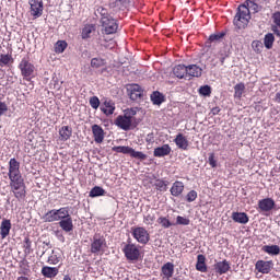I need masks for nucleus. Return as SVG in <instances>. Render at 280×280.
Returning a JSON list of instances; mask_svg holds the SVG:
<instances>
[{
    "label": "nucleus",
    "mask_w": 280,
    "mask_h": 280,
    "mask_svg": "<svg viewBox=\"0 0 280 280\" xmlns=\"http://www.w3.org/2000/svg\"><path fill=\"white\" fill-rule=\"evenodd\" d=\"M8 176L10 180L11 191H13L16 200H19V202H22V200H25V196H27V187L25 186V179L21 174V162H19L14 158L10 159L9 161Z\"/></svg>",
    "instance_id": "nucleus-1"
},
{
    "label": "nucleus",
    "mask_w": 280,
    "mask_h": 280,
    "mask_svg": "<svg viewBox=\"0 0 280 280\" xmlns=\"http://www.w3.org/2000/svg\"><path fill=\"white\" fill-rule=\"evenodd\" d=\"M101 24L103 27V31L105 34H116L117 30H119V24L117 23V20H115L106 9L101 8Z\"/></svg>",
    "instance_id": "nucleus-2"
},
{
    "label": "nucleus",
    "mask_w": 280,
    "mask_h": 280,
    "mask_svg": "<svg viewBox=\"0 0 280 280\" xmlns=\"http://www.w3.org/2000/svg\"><path fill=\"white\" fill-rule=\"evenodd\" d=\"M250 21V11L246 7V4H241L237 8V12L234 16V25L237 30H245L248 26V22Z\"/></svg>",
    "instance_id": "nucleus-3"
},
{
    "label": "nucleus",
    "mask_w": 280,
    "mask_h": 280,
    "mask_svg": "<svg viewBox=\"0 0 280 280\" xmlns=\"http://www.w3.org/2000/svg\"><path fill=\"white\" fill-rule=\"evenodd\" d=\"M18 68L21 71L23 80H26V82H32V79L36 78V66L30 62V57L22 58Z\"/></svg>",
    "instance_id": "nucleus-4"
},
{
    "label": "nucleus",
    "mask_w": 280,
    "mask_h": 280,
    "mask_svg": "<svg viewBox=\"0 0 280 280\" xmlns=\"http://www.w3.org/2000/svg\"><path fill=\"white\" fill-rule=\"evenodd\" d=\"M63 218H69V207L52 209L43 215L44 222H61Z\"/></svg>",
    "instance_id": "nucleus-5"
},
{
    "label": "nucleus",
    "mask_w": 280,
    "mask_h": 280,
    "mask_svg": "<svg viewBox=\"0 0 280 280\" xmlns=\"http://www.w3.org/2000/svg\"><path fill=\"white\" fill-rule=\"evenodd\" d=\"M113 152H117L118 154H129L131 159H138L139 161H145L148 159V155L141 151H136L135 149L130 147L119 145V147H113Z\"/></svg>",
    "instance_id": "nucleus-6"
},
{
    "label": "nucleus",
    "mask_w": 280,
    "mask_h": 280,
    "mask_svg": "<svg viewBox=\"0 0 280 280\" xmlns=\"http://www.w3.org/2000/svg\"><path fill=\"white\" fill-rule=\"evenodd\" d=\"M122 253L127 259V261H139L141 257V249L133 243H128L124 246Z\"/></svg>",
    "instance_id": "nucleus-7"
},
{
    "label": "nucleus",
    "mask_w": 280,
    "mask_h": 280,
    "mask_svg": "<svg viewBox=\"0 0 280 280\" xmlns=\"http://www.w3.org/2000/svg\"><path fill=\"white\" fill-rule=\"evenodd\" d=\"M131 235L139 244H148L150 242V233L145 228H131Z\"/></svg>",
    "instance_id": "nucleus-8"
},
{
    "label": "nucleus",
    "mask_w": 280,
    "mask_h": 280,
    "mask_svg": "<svg viewBox=\"0 0 280 280\" xmlns=\"http://www.w3.org/2000/svg\"><path fill=\"white\" fill-rule=\"evenodd\" d=\"M106 248V238L100 235H94L91 243V253L92 255H100L104 253Z\"/></svg>",
    "instance_id": "nucleus-9"
},
{
    "label": "nucleus",
    "mask_w": 280,
    "mask_h": 280,
    "mask_svg": "<svg viewBox=\"0 0 280 280\" xmlns=\"http://www.w3.org/2000/svg\"><path fill=\"white\" fill-rule=\"evenodd\" d=\"M115 126H117V128H120V130H130V128L132 127V119H130L128 116H126V114L124 115H119L115 121H114Z\"/></svg>",
    "instance_id": "nucleus-10"
},
{
    "label": "nucleus",
    "mask_w": 280,
    "mask_h": 280,
    "mask_svg": "<svg viewBox=\"0 0 280 280\" xmlns=\"http://www.w3.org/2000/svg\"><path fill=\"white\" fill-rule=\"evenodd\" d=\"M127 91L129 93L130 100H132L133 102L141 100L143 95V89H141V85L139 84H130Z\"/></svg>",
    "instance_id": "nucleus-11"
},
{
    "label": "nucleus",
    "mask_w": 280,
    "mask_h": 280,
    "mask_svg": "<svg viewBox=\"0 0 280 280\" xmlns=\"http://www.w3.org/2000/svg\"><path fill=\"white\" fill-rule=\"evenodd\" d=\"M31 15L34 16V19H40L43 16V1L39 0H31Z\"/></svg>",
    "instance_id": "nucleus-12"
},
{
    "label": "nucleus",
    "mask_w": 280,
    "mask_h": 280,
    "mask_svg": "<svg viewBox=\"0 0 280 280\" xmlns=\"http://www.w3.org/2000/svg\"><path fill=\"white\" fill-rule=\"evenodd\" d=\"M100 109L106 117L115 114V102L110 98H106L102 105L100 106Z\"/></svg>",
    "instance_id": "nucleus-13"
},
{
    "label": "nucleus",
    "mask_w": 280,
    "mask_h": 280,
    "mask_svg": "<svg viewBox=\"0 0 280 280\" xmlns=\"http://www.w3.org/2000/svg\"><path fill=\"white\" fill-rule=\"evenodd\" d=\"M275 200L272 198H265L258 201V209L262 212L272 211L275 209Z\"/></svg>",
    "instance_id": "nucleus-14"
},
{
    "label": "nucleus",
    "mask_w": 280,
    "mask_h": 280,
    "mask_svg": "<svg viewBox=\"0 0 280 280\" xmlns=\"http://www.w3.org/2000/svg\"><path fill=\"white\" fill-rule=\"evenodd\" d=\"M172 154V147L170 144H163L162 147H158L153 151V156L156 159H163V156H170Z\"/></svg>",
    "instance_id": "nucleus-15"
},
{
    "label": "nucleus",
    "mask_w": 280,
    "mask_h": 280,
    "mask_svg": "<svg viewBox=\"0 0 280 280\" xmlns=\"http://www.w3.org/2000/svg\"><path fill=\"white\" fill-rule=\"evenodd\" d=\"M272 260H258L256 262V270H258V272H261V275H268L270 273V270H272Z\"/></svg>",
    "instance_id": "nucleus-16"
},
{
    "label": "nucleus",
    "mask_w": 280,
    "mask_h": 280,
    "mask_svg": "<svg viewBox=\"0 0 280 280\" xmlns=\"http://www.w3.org/2000/svg\"><path fill=\"white\" fill-rule=\"evenodd\" d=\"M202 75V68L197 65L186 66V79L187 78H200Z\"/></svg>",
    "instance_id": "nucleus-17"
},
{
    "label": "nucleus",
    "mask_w": 280,
    "mask_h": 280,
    "mask_svg": "<svg viewBox=\"0 0 280 280\" xmlns=\"http://www.w3.org/2000/svg\"><path fill=\"white\" fill-rule=\"evenodd\" d=\"M10 231H12V222L10 219H3L0 224V236L2 240H5L8 235H10Z\"/></svg>",
    "instance_id": "nucleus-18"
},
{
    "label": "nucleus",
    "mask_w": 280,
    "mask_h": 280,
    "mask_svg": "<svg viewBox=\"0 0 280 280\" xmlns=\"http://www.w3.org/2000/svg\"><path fill=\"white\" fill-rule=\"evenodd\" d=\"M59 226L65 233H71V231H73V219L71 218V214H68V217L59 221Z\"/></svg>",
    "instance_id": "nucleus-19"
},
{
    "label": "nucleus",
    "mask_w": 280,
    "mask_h": 280,
    "mask_svg": "<svg viewBox=\"0 0 280 280\" xmlns=\"http://www.w3.org/2000/svg\"><path fill=\"white\" fill-rule=\"evenodd\" d=\"M92 135L94 137L95 143L104 142V129L100 125L92 126Z\"/></svg>",
    "instance_id": "nucleus-20"
},
{
    "label": "nucleus",
    "mask_w": 280,
    "mask_h": 280,
    "mask_svg": "<svg viewBox=\"0 0 280 280\" xmlns=\"http://www.w3.org/2000/svg\"><path fill=\"white\" fill-rule=\"evenodd\" d=\"M173 73L175 78L178 80H187V66L185 65H177L173 69Z\"/></svg>",
    "instance_id": "nucleus-21"
},
{
    "label": "nucleus",
    "mask_w": 280,
    "mask_h": 280,
    "mask_svg": "<svg viewBox=\"0 0 280 280\" xmlns=\"http://www.w3.org/2000/svg\"><path fill=\"white\" fill-rule=\"evenodd\" d=\"M214 270L218 275H226L231 270V264L228 260L219 261L214 265Z\"/></svg>",
    "instance_id": "nucleus-22"
},
{
    "label": "nucleus",
    "mask_w": 280,
    "mask_h": 280,
    "mask_svg": "<svg viewBox=\"0 0 280 280\" xmlns=\"http://www.w3.org/2000/svg\"><path fill=\"white\" fill-rule=\"evenodd\" d=\"M58 267L44 266L42 268V275L46 279H54V277H58Z\"/></svg>",
    "instance_id": "nucleus-23"
},
{
    "label": "nucleus",
    "mask_w": 280,
    "mask_h": 280,
    "mask_svg": "<svg viewBox=\"0 0 280 280\" xmlns=\"http://www.w3.org/2000/svg\"><path fill=\"white\" fill-rule=\"evenodd\" d=\"M73 135V129L70 126H63L59 129V141H69Z\"/></svg>",
    "instance_id": "nucleus-24"
},
{
    "label": "nucleus",
    "mask_w": 280,
    "mask_h": 280,
    "mask_svg": "<svg viewBox=\"0 0 280 280\" xmlns=\"http://www.w3.org/2000/svg\"><path fill=\"white\" fill-rule=\"evenodd\" d=\"M174 143L179 150H187V148H189V141L187 138H185V136H183V133H178L175 137Z\"/></svg>",
    "instance_id": "nucleus-25"
},
{
    "label": "nucleus",
    "mask_w": 280,
    "mask_h": 280,
    "mask_svg": "<svg viewBox=\"0 0 280 280\" xmlns=\"http://www.w3.org/2000/svg\"><path fill=\"white\" fill-rule=\"evenodd\" d=\"M109 8L115 10V12L126 10L128 8V0H109Z\"/></svg>",
    "instance_id": "nucleus-26"
},
{
    "label": "nucleus",
    "mask_w": 280,
    "mask_h": 280,
    "mask_svg": "<svg viewBox=\"0 0 280 280\" xmlns=\"http://www.w3.org/2000/svg\"><path fill=\"white\" fill-rule=\"evenodd\" d=\"M183 191H185V184H183V182L176 180L175 183H173V186L171 187L172 196H174L175 198H178V196H180Z\"/></svg>",
    "instance_id": "nucleus-27"
},
{
    "label": "nucleus",
    "mask_w": 280,
    "mask_h": 280,
    "mask_svg": "<svg viewBox=\"0 0 280 280\" xmlns=\"http://www.w3.org/2000/svg\"><path fill=\"white\" fill-rule=\"evenodd\" d=\"M161 270L164 279H172L174 277V262L164 264Z\"/></svg>",
    "instance_id": "nucleus-28"
},
{
    "label": "nucleus",
    "mask_w": 280,
    "mask_h": 280,
    "mask_svg": "<svg viewBox=\"0 0 280 280\" xmlns=\"http://www.w3.org/2000/svg\"><path fill=\"white\" fill-rule=\"evenodd\" d=\"M207 258L205 257V255L199 254L197 256V264H196V270H198V272H207Z\"/></svg>",
    "instance_id": "nucleus-29"
},
{
    "label": "nucleus",
    "mask_w": 280,
    "mask_h": 280,
    "mask_svg": "<svg viewBox=\"0 0 280 280\" xmlns=\"http://www.w3.org/2000/svg\"><path fill=\"white\" fill-rule=\"evenodd\" d=\"M232 220H234L238 224H248V214H246L245 212H233Z\"/></svg>",
    "instance_id": "nucleus-30"
},
{
    "label": "nucleus",
    "mask_w": 280,
    "mask_h": 280,
    "mask_svg": "<svg viewBox=\"0 0 280 280\" xmlns=\"http://www.w3.org/2000/svg\"><path fill=\"white\" fill-rule=\"evenodd\" d=\"M151 102H152V104H154V106H161V104H163V102H165V95H163V93H161L159 91H154L151 94Z\"/></svg>",
    "instance_id": "nucleus-31"
},
{
    "label": "nucleus",
    "mask_w": 280,
    "mask_h": 280,
    "mask_svg": "<svg viewBox=\"0 0 280 280\" xmlns=\"http://www.w3.org/2000/svg\"><path fill=\"white\" fill-rule=\"evenodd\" d=\"M95 32V25L93 24H86L81 32V38L83 40H86V38H91V34Z\"/></svg>",
    "instance_id": "nucleus-32"
},
{
    "label": "nucleus",
    "mask_w": 280,
    "mask_h": 280,
    "mask_svg": "<svg viewBox=\"0 0 280 280\" xmlns=\"http://www.w3.org/2000/svg\"><path fill=\"white\" fill-rule=\"evenodd\" d=\"M275 25L271 27L273 34L280 38V12H276L272 15Z\"/></svg>",
    "instance_id": "nucleus-33"
},
{
    "label": "nucleus",
    "mask_w": 280,
    "mask_h": 280,
    "mask_svg": "<svg viewBox=\"0 0 280 280\" xmlns=\"http://www.w3.org/2000/svg\"><path fill=\"white\" fill-rule=\"evenodd\" d=\"M264 253H267V255H279L280 254V247L278 245H265L262 246Z\"/></svg>",
    "instance_id": "nucleus-34"
},
{
    "label": "nucleus",
    "mask_w": 280,
    "mask_h": 280,
    "mask_svg": "<svg viewBox=\"0 0 280 280\" xmlns=\"http://www.w3.org/2000/svg\"><path fill=\"white\" fill-rule=\"evenodd\" d=\"M98 196H106V190L100 186H95L90 191V198H98Z\"/></svg>",
    "instance_id": "nucleus-35"
},
{
    "label": "nucleus",
    "mask_w": 280,
    "mask_h": 280,
    "mask_svg": "<svg viewBox=\"0 0 280 280\" xmlns=\"http://www.w3.org/2000/svg\"><path fill=\"white\" fill-rule=\"evenodd\" d=\"M264 45L266 49H272V45H275V35H272V33L265 35Z\"/></svg>",
    "instance_id": "nucleus-36"
},
{
    "label": "nucleus",
    "mask_w": 280,
    "mask_h": 280,
    "mask_svg": "<svg viewBox=\"0 0 280 280\" xmlns=\"http://www.w3.org/2000/svg\"><path fill=\"white\" fill-rule=\"evenodd\" d=\"M244 91H246V85L244 83H238L234 86V97L241 100L242 95H244Z\"/></svg>",
    "instance_id": "nucleus-37"
},
{
    "label": "nucleus",
    "mask_w": 280,
    "mask_h": 280,
    "mask_svg": "<svg viewBox=\"0 0 280 280\" xmlns=\"http://www.w3.org/2000/svg\"><path fill=\"white\" fill-rule=\"evenodd\" d=\"M67 47H69V44H67V42L58 40L55 44V52L56 54H65V49H67Z\"/></svg>",
    "instance_id": "nucleus-38"
},
{
    "label": "nucleus",
    "mask_w": 280,
    "mask_h": 280,
    "mask_svg": "<svg viewBox=\"0 0 280 280\" xmlns=\"http://www.w3.org/2000/svg\"><path fill=\"white\" fill-rule=\"evenodd\" d=\"M154 185L158 191H167V185H170V182L163 180V179H156Z\"/></svg>",
    "instance_id": "nucleus-39"
},
{
    "label": "nucleus",
    "mask_w": 280,
    "mask_h": 280,
    "mask_svg": "<svg viewBox=\"0 0 280 280\" xmlns=\"http://www.w3.org/2000/svg\"><path fill=\"white\" fill-rule=\"evenodd\" d=\"M246 8L254 13L261 12V5L257 4L255 0H247L246 1Z\"/></svg>",
    "instance_id": "nucleus-40"
},
{
    "label": "nucleus",
    "mask_w": 280,
    "mask_h": 280,
    "mask_svg": "<svg viewBox=\"0 0 280 280\" xmlns=\"http://www.w3.org/2000/svg\"><path fill=\"white\" fill-rule=\"evenodd\" d=\"M106 66V60L102 58H93L91 60V67L93 69H100V67H105Z\"/></svg>",
    "instance_id": "nucleus-41"
},
{
    "label": "nucleus",
    "mask_w": 280,
    "mask_h": 280,
    "mask_svg": "<svg viewBox=\"0 0 280 280\" xmlns=\"http://www.w3.org/2000/svg\"><path fill=\"white\" fill-rule=\"evenodd\" d=\"M190 222L191 221L188 218L177 215L176 223H174V226H176V224L180 226H189Z\"/></svg>",
    "instance_id": "nucleus-42"
},
{
    "label": "nucleus",
    "mask_w": 280,
    "mask_h": 280,
    "mask_svg": "<svg viewBox=\"0 0 280 280\" xmlns=\"http://www.w3.org/2000/svg\"><path fill=\"white\" fill-rule=\"evenodd\" d=\"M59 262H60V257L58 256V254H56L55 250H52L51 255L47 259V264H50V266H56Z\"/></svg>",
    "instance_id": "nucleus-43"
},
{
    "label": "nucleus",
    "mask_w": 280,
    "mask_h": 280,
    "mask_svg": "<svg viewBox=\"0 0 280 280\" xmlns=\"http://www.w3.org/2000/svg\"><path fill=\"white\" fill-rule=\"evenodd\" d=\"M224 38V33H215L209 36L208 43H220Z\"/></svg>",
    "instance_id": "nucleus-44"
},
{
    "label": "nucleus",
    "mask_w": 280,
    "mask_h": 280,
    "mask_svg": "<svg viewBox=\"0 0 280 280\" xmlns=\"http://www.w3.org/2000/svg\"><path fill=\"white\" fill-rule=\"evenodd\" d=\"M12 62L11 55H0V67H8Z\"/></svg>",
    "instance_id": "nucleus-45"
},
{
    "label": "nucleus",
    "mask_w": 280,
    "mask_h": 280,
    "mask_svg": "<svg viewBox=\"0 0 280 280\" xmlns=\"http://www.w3.org/2000/svg\"><path fill=\"white\" fill-rule=\"evenodd\" d=\"M158 222L161 224L163 229H170V226H174V223H172L167 218L160 217L158 219Z\"/></svg>",
    "instance_id": "nucleus-46"
},
{
    "label": "nucleus",
    "mask_w": 280,
    "mask_h": 280,
    "mask_svg": "<svg viewBox=\"0 0 280 280\" xmlns=\"http://www.w3.org/2000/svg\"><path fill=\"white\" fill-rule=\"evenodd\" d=\"M199 95H202L203 97L211 96V88L209 85H202L199 88Z\"/></svg>",
    "instance_id": "nucleus-47"
},
{
    "label": "nucleus",
    "mask_w": 280,
    "mask_h": 280,
    "mask_svg": "<svg viewBox=\"0 0 280 280\" xmlns=\"http://www.w3.org/2000/svg\"><path fill=\"white\" fill-rule=\"evenodd\" d=\"M252 47L256 54H261V49H264V44L260 40H254L252 43Z\"/></svg>",
    "instance_id": "nucleus-48"
},
{
    "label": "nucleus",
    "mask_w": 280,
    "mask_h": 280,
    "mask_svg": "<svg viewBox=\"0 0 280 280\" xmlns=\"http://www.w3.org/2000/svg\"><path fill=\"white\" fill-rule=\"evenodd\" d=\"M90 106L94 108V110H97V108H100V98L97 96H92L90 98Z\"/></svg>",
    "instance_id": "nucleus-49"
},
{
    "label": "nucleus",
    "mask_w": 280,
    "mask_h": 280,
    "mask_svg": "<svg viewBox=\"0 0 280 280\" xmlns=\"http://www.w3.org/2000/svg\"><path fill=\"white\" fill-rule=\"evenodd\" d=\"M196 198H198V192L196 190H190L187 195H186V200L188 202H194L196 200Z\"/></svg>",
    "instance_id": "nucleus-50"
},
{
    "label": "nucleus",
    "mask_w": 280,
    "mask_h": 280,
    "mask_svg": "<svg viewBox=\"0 0 280 280\" xmlns=\"http://www.w3.org/2000/svg\"><path fill=\"white\" fill-rule=\"evenodd\" d=\"M20 268L21 270L19 271V275H24V277L30 275V266H26L25 261L21 262Z\"/></svg>",
    "instance_id": "nucleus-51"
},
{
    "label": "nucleus",
    "mask_w": 280,
    "mask_h": 280,
    "mask_svg": "<svg viewBox=\"0 0 280 280\" xmlns=\"http://www.w3.org/2000/svg\"><path fill=\"white\" fill-rule=\"evenodd\" d=\"M208 163L212 167H218V161H215V154L214 153L209 154Z\"/></svg>",
    "instance_id": "nucleus-52"
},
{
    "label": "nucleus",
    "mask_w": 280,
    "mask_h": 280,
    "mask_svg": "<svg viewBox=\"0 0 280 280\" xmlns=\"http://www.w3.org/2000/svg\"><path fill=\"white\" fill-rule=\"evenodd\" d=\"M135 115H137V107L125 110V116L128 117L129 119H132Z\"/></svg>",
    "instance_id": "nucleus-53"
},
{
    "label": "nucleus",
    "mask_w": 280,
    "mask_h": 280,
    "mask_svg": "<svg viewBox=\"0 0 280 280\" xmlns=\"http://www.w3.org/2000/svg\"><path fill=\"white\" fill-rule=\"evenodd\" d=\"M4 113H8V104L0 102V117L1 115H3Z\"/></svg>",
    "instance_id": "nucleus-54"
},
{
    "label": "nucleus",
    "mask_w": 280,
    "mask_h": 280,
    "mask_svg": "<svg viewBox=\"0 0 280 280\" xmlns=\"http://www.w3.org/2000/svg\"><path fill=\"white\" fill-rule=\"evenodd\" d=\"M31 248H32V241H30V238H25V249L30 252Z\"/></svg>",
    "instance_id": "nucleus-55"
},
{
    "label": "nucleus",
    "mask_w": 280,
    "mask_h": 280,
    "mask_svg": "<svg viewBox=\"0 0 280 280\" xmlns=\"http://www.w3.org/2000/svg\"><path fill=\"white\" fill-rule=\"evenodd\" d=\"M220 110H221L220 107H218V106H217V107H213V108L211 109V114H212V115H220Z\"/></svg>",
    "instance_id": "nucleus-56"
},
{
    "label": "nucleus",
    "mask_w": 280,
    "mask_h": 280,
    "mask_svg": "<svg viewBox=\"0 0 280 280\" xmlns=\"http://www.w3.org/2000/svg\"><path fill=\"white\" fill-rule=\"evenodd\" d=\"M16 280H31L27 276H20Z\"/></svg>",
    "instance_id": "nucleus-57"
},
{
    "label": "nucleus",
    "mask_w": 280,
    "mask_h": 280,
    "mask_svg": "<svg viewBox=\"0 0 280 280\" xmlns=\"http://www.w3.org/2000/svg\"><path fill=\"white\" fill-rule=\"evenodd\" d=\"M63 280H71V277L65 276V277H63Z\"/></svg>",
    "instance_id": "nucleus-58"
},
{
    "label": "nucleus",
    "mask_w": 280,
    "mask_h": 280,
    "mask_svg": "<svg viewBox=\"0 0 280 280\" xmlns=\"http://www.w3.org/2000/svg\"><path fill=\"white\" fill-rule=\"evenodd\" d=\"M222 65H224V58L221 59Z\"/></svg>",
    "instance_id": "nucleus-59"
},
{
    "label": "nucleus",
    "mask_w": 280,
    "mask_h": 280,
    "mask_svg": "<svg viewBox=\"0 0 280 280\" xmlns=\"http://www.w3.org/2000/svg\"><path fill=\"white\" fill-rule=\"evenodd\" d=\"M0 220H1V215H0Z\"/></svg>",
    "instance_id": "nucleus-60"
}]
</instances>
